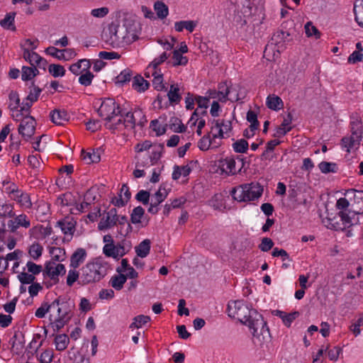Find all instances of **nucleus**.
<instances>
[{
	"label": "nucleus",
	"instance_id": "nucleus-40",
	"mask_svg": "<svg viewBox=\"0 0 363 363\" xmlns=\"http://www.w3.org/2000/svg\"><path fill=\"white\" fill-rule=\"evenodd\" d=\"M38 74V70L35 67L23 66L22 67L21 79L23 81H29Z\"/></svg>",
	"mask_w": 363,
	"mask_h": 363
},
{
	"label": "nucleus",
	"instance_id": "nucleus-44",
	"mask_svg": "<svg viewBox=\"0 0 363 363\" xmlns=\"http://www.w3.org/2000/svg\"><path fill=\"white\" fill-rule=\"evenodd\" d=\"M117 222L121 225L120 233L123 235H126L132 231V226L128 222V218L125 216L118 217Z\"/></svg>",
	"mask_w": 363,
	"mask_h": 363
},
{
	"label": "nucleus",
	"instance_id": "nucleus-51",
	"mask_svg": "<svg viewBox=\"0 0 363 363\" xmlns=\"http://www.w3.org/2000/svg\"><path fill=\"white\" fill-rule=\"evenodd\" d=\"M43 250V247L39 243L35 242L29 247L28 253L33 259L36 260L42 255Z\"/></svg>",
	"mask_w": 363,
	"mask_h": 363
},
{
	"label": "nucleus",
	"instance_id": "nucleus-37",
	"mask_svg": "<svg viewBox=\"0 0 363 363\" xmlns=\"http://www.w3.org/2000/svg\"><path fill=\"white\" fill-rule=\"evenodd\" d=\"M154 9L159 18L163 19L169 14V9L167 6L162 1H156L154 4Z\"/></svg>",
	"mask_w": 363,
	"mask_h": 363
},
{
	"label": "nucleus",
	"instance_id": "nucleus-1",
	"mask_svg": "<svg viewBox=\"0 0 363 363\" xmlns=\"http://www.w3.org/2000/svg\"><path fill=\"white\" fill-rule=\"evenodd\" d=\"M228 312L230 317L238 319L252 330L254 337L262 335L264 339L269 337V330L262 315L256 310L250 309L242 301L230 302Z\"/></svg>",
	"mask_w": 363,
	"mask_h": 363
},
{
	"label": "nucleus",
	"instance_id": "nucleus-35",
	"mask_svg": "<svg viewBox=\"0 0 363 363\" xmlns=\"http://www.w3.org/2000/svg\"><path fill=\"white\" fill-rule=\"evenodd\" d=\"M356 22L363 28V0H357L354 5Z\"/></svg>",
	"mask_w": 363,
	"mask_h": 363
},
{
	"label": "nucleus",
	"instance_id": "nucleus-5",
	"mask_svg": "<svg viewBox=\"0 0 363 363\" xmlns=\"http://www.w3.org/2000/svg\"><path fill=\"white\" fill-rule=\"evenodd\" d=\"M263 192V187L259 183H244L233 188L230 194L238 202L254 201L259 198Z\"/></svg>",
	"mask_w": 363,
	"mask_h": 363
},
{
	"label": "nucleus",
	"instance_id": "nucleus-18",
	"mask_svg": "<svg viewBox=\"0 0 363 363\" xmlns=\"http://www.w3.org/2000/svg\"><path fill=\"white\" fill-rule=\"evenodd\" d=\"M203 115L199 113V110H195L188 121V125L191 128H196V133L199 136L202 134V129L206 125V120L203 118Z\"/></svg>",
	"mask_w": 363,
	"mask_h": 363
},
{
	"label": "nucleus",
	"instance_id": "nucleus-56",
	"mask_svg": "<svg viewBox=\"0 0 363 363\" xmlns=\"http://www.w3.org/2000/svg\"><path fill=\"white\" fill-rule=\"evenodd\" d=\"M167 194V190L165 188L160 186L157 191L155 194L152 201H155V204H160L165 199Z\"/></svg>",
	"mask_w": 363,
	"mask_h": 363
},
{
	"label": "nucleus",
	"instance_id": "nucleus-29",
	"mask_svg": "<svg viewBox=\"0 0 363 363\" xmlns=\"http://www.w3.org/2000/svg\"><path fill=\"white\" fill-rule=\"evenodd\" d=\"M267 106L272 110L278 111L283 108L284 103L281 99L274 94L269 95L266 100Z\"/></svg>",
	"mask_w": 363,
	"mask_h": 363
},
{
	"label": "nucleus",
	"instance_id": "nucleus-54",
	"mask_svg": "<svg viewBox=\"0 0 363 363\" xmlns=\"http://www.w3.org/2000/svg\"><path fill=\"white\" fill-rule=\"evenodd\" d=\"M59 226L64 234L72 235L74 231V225L70 222L60 220L57 222Z\"/></svg>",
	"mask_w": 363,
	"mask_h": 363
},
{
	"label": "nucleus",
	"instance_id": "nucleus-63",
	"mask_svg": "<svg viewBox=\"0 0 363 363\" xmlns=\"http://www.w3.org/2000/svg\"><path fill=\"white\" fill-rule=\"evenodd\" d=\"M57 201L60 202V204L63 206H70L74 201L71 193H65L60 196Z\"/></svg>",
	"mask_w": 363,
	"mask_h": 363
},
{
	"label": "nucleus",
	"instance_id": "nucleus-12",
	"mask_svg": "<svg viewBox=\"0 0 363 363\" xmlns=\"http://www.w3.org/2000/svg\"><path fill=\"white\" fill-rule=\"evenodd\" d=\"M146 77H152V82L154 88L157 91H167V86L163 82V74L160 68L147 67L145 69Z\"/></svg>",
	"mask_w": 363,
	"mask_h": 363
},
{
	"label": "nucleus",
	"instance_id": "nucleus-53",
	"mask_svg": "<svg viewBox=\"0 0 363 363\" xmlns=\"http://www.w3.org/2000/svg\"><path fill=\"white\" fill-rule=\"evenodd\" d=\"M79 75V82L85 86H89L91 84L94 77V74L89 72V69Z\"/></svg>",
	"mask_w": 363,
	"mask_h": 363
},
{
	"label": "nucleus",
	"instance_id": "nucleus-38",
	"mask_svg": "<svg viewBox=\"0 0 363 363\" xmlns=\"http://www.w3.org/2000/svg\"><path fill=\"white\" fill-rule=\"evenodd\" d=\"M209 100L208 95L206 96H197L196 97V102L198 105V108L196 110L199 111L201 115L207 114V108L208 107Z\"/></svg>",
	"mask_w": 363,
	"mask_h": 363
},
{
	"label": "nucleus",
	"instance_id": "nucleus-52",
	"mask_svg": "<svg viewBox=\"0 0 363 363\" xmlns=\"http://www.w3.org/2000/svg\"><path fill=\"white\" fill-rule=\"evenodd\" d=\"M305 32L308 37H314L315 39L320 38V33L311 22H308L305 25Z\"/></svg>",
	"mask_w": 363,
	"mask_h": 363
},
{
	"label": "nucleus",
	"instance_id": "nucleus-57",
	"mask_svg": "<svg viewBox=\"0 0 363 363\" xmlns=\"http://www.w3.org/2000/svg\"><path fill=\"white\" fill-rule=\"evenodd\" d=\"M50 253L52 255L51 261L55 262L62 261L65 255V250L60 247H52L50 250Z\"/></svg>",
	"mask_w": 363,
	"mask_h": 363
},
{
	"label": "nucleus",
	"instance_id": "nucleus-59",
	"mask_svg": "<svg viewBox=\"0 0 363 363\" xmlns=\"http://www.w3.org/2000/svg\"><path fill=\"white\" fill-rule=\"evenodd\" d=\"M0 216L3 217L14 218L15 213L13 211V206L10 204H5L1 206Z\"/></svg>",
	"mask_w": 363,
	"mask_h": 363
},
{
	"label": "nucleus",
	"instance_id": "nucleus-8",
	"mask_svg": "<svg viewBox=\"0 0 363 363\" xmlns=\"http://www.w3.org/2000/svg\"><path fill=\"white\" fill-rule=\"evenodd\" d=\"M362 134L361 124L359 122H352L351 135L342 139V148L345 149L347 152L357 149L362 140Z\"/></svg>",
	"mask_w": 363,
	"mask_h": 363
},
{
	"label": "nucleus",
	"instance_id": "nucleus-27",
	"mask_svg": "<svg viewBox=\"0 0 363 363\" xmlns=\"http://www.w3.org/2000/svg\"><path fill=\"white\" fill-rule=\"evenodd\" d=\"M291 118L290 115L287 118H284L281 125L277 128L274 133V136L276 138H281L285 135L288 132L291 130Z\"/></svg>",
	"mask_w": 363,
	"mask_h": 363
},
{
	"label": "nucleus",
	"instance_id": "nucleus-19",
	"mask_svg": "<svg viewBox=\"0 0 363 363\" xmlns=\"http://www.w3.org/2000/svg\"><path fill=\"white\" fill-rule=\"evenodd\" d=\"M182 86L178 83L170 84L169 90L167 92V97L171 104H178L182 100Z\"/></svg>",
	"mask_w": 363,
	"mask_h": 363
},
{
	"label": "nucleus",
	"instance_id": "nucleus-39",
	"mask_svg": "<svg viewBox=\"0 0 363 363\" xmlns=\"http://www.w3.org/2000/svg\"><path fill=\"white\" fill-rule=\"evenodd\" d=\"M69 337L65 334L57 335L55 337L56 350L58 351L65 350L69 343Z\"/></svg>",
	"mask_w": 363,
	"mask_h": 363
},
{
	"label": "nucleus",
	"instance_id": "nucleus-10",
	"mask_svg": "<svg viewBox=\"0 0 363 363\" xmlns=\"http://www.w3.org/2000/svg\"><path fill=\"white\" fill-rule=\"evenodd\" d=\"M240 170V167L237 166L236 161L233 157H226L218 161L217 172L221 175H233Z\"/></svg>",
	"mask_w": 363,
	"mask_h": 363
},
{
	"label": "nucleus",
	"instance_id": "nucleus-31",
	"mask_svg": "<svg viewBox=\"0 0 363 363\" xmlns=\"http://www.w3.org/2000/svg\"><path fill=\"white\" fill-rule=\"evenodd\" d=\"M353 203L351 206H354V211L363 212V191L352 190Z\"/></svg>",
	"mask_w": 363,
	"mask_h": 363
},
{
	"label": "nucleus",
	"instance_id": "nucleus-32",
	"mask_svg": "<svg viewBox=\"0 0 363 363\" xmlns=\"http://www.w3.org/2000/svg\"><path fill=\"white\" fill-rule=\"evenodd\" d=\"M151 242L149 239L142 241L137 247H135V252L140 257L144 258L148 255L150 251Z\"/></svg>",
	"mask_w": 363,
	"mask_h": 363
},
{
	"label": "nucleus",
	"instance_id": "nucleus-50",
	"mask_svg": "<svg viewBox=\"0 0 363 363\" xmlns=\"http://www.w3.org/2000/svg\"><path fill=\"white\" fill-rule=\"evenodd\" d=\"M318 167L322 173L327 174L330 172H336L337 169V164L334 162H321Z\"/></svg>",
	"mask_w": 363,
	"mask_h": 363
},
{
	"label": "nucleus",
	"instance_id": "nucleus-42",
	"mask_svg": "<svg viewBox=\"0 0 363 363\" xmlns=\"http://www.w3.org/2000/svg\"><path fill=\"white\" fill-rule=\"evenodd\" d=\"M12 104L10 105V108L11 111V117L13 120L16 121H21L26 116H28L29 113H26L24 111V105L21 107H18L17 106H14L12 107Z\"/></svg>",
	"mask_w": 363,
	"mask_h": 363
},
{
	"label": "nucleus",
	"instance_id": "nucleus-28",
	"mask_svg": "<svg viewBox=\"0 0 363 363\" xmlns=\"http://www.w3.org/2000/svg\"><path fill=\"white\" fill-rule=\"evenodd\" d=\"M82 160L87 164L97 163L100 161L101 157L98 152L94 150L84 151L81 153Z\"/></svg>",
	"mask_w": 363,
	"mask_h": 363
},
{
	"label": "nucleus",
	"instance_id": "nucleus-11",
	"mask_svg": "<svg viewBox=\"0 0 363 363\" xmlns=\"http://www.w3.org/2000/svg\"><path fill=\"white\" fill-rule=\"evenodd\" d=\"M35 121L33 117L30 116H26L22 119L18 130L20 135L25 140H28L35 133Z\"/></svg>",
	"mask_w": 363,
	"mask_h": 363
},
{
	"label": "nucleus",
	"instance_id": "nucleus-47",
	"mask_svg": "<svg viewBox=\"0 0 363 363\" xmlns=\"http://www.w3.org/2000/svg\"><path fill=\"white\" fill-rule=\"evenodd\" d=\"M48 71L54 77H63L65 74V69L62 65L51 64L49 65Z\"/></svg>",
	"mask_w": 363,
	"mask_h": 363
},
{
	"label": "nucleus",
	"instance_id": "nucleus-16",
	"mask_svg": "<svg viewBox=\"0 0 363 363\" xmlns=\"http://www.w3.org/2000/svg\"><path fill=\"white\" fill-rule=\"evenodd\" d=\"M117 210L116 208H113L107 212L106 216L103 217L99 223L98 228L100 230L111 228L117 223Z\"/></svg>",
	"mask_w": 363,
	"mask_h": 363
},
{
	"label": "nucleus",
	"instance_id": "nucleus-22",
	"mask_svg": "<svg viewBox=\"0 0 363 363\" xmlns=\"http://www.w3.org/2000/svg\"><path fill=\"white\" fill-rule=\"evenodd\" d=\"M223 87L225 89L219 91L209 90L207 92L208 98L210 99H214V101H218V102H226L228 99L229 90L228 87H225L224 86ZM219 89H221L220 86Z\"/></svg>",
	"mask_w": 363,
	"mask_h": 363
},
{
	"label": "nucleus",
	"instance_id": "nucleus-58",
	"mask_svg": "<svg viewBox=\"0 0 363 363\" xmlns=\"http://www.w3.org/2000/svg\"><path fill=\"white\" fill-rule=\"evenodd\" d=\"M169 57V54L164 52L159 57L155 58L147 67H152V68H160V65L165 62Z\"/></svg>",
	"mask_w": 363,
	"mask_h": 363
},
{
	"label": "nucleus",
	"instance_id": "nucleus-41",
	"mask_svg": "<svg viewBox=\"0 0 363 363\" xmlns=\"http://www.w3.org/2000/svg\"><path fill=\"white\" fill-rule=\"evenodd\" d=\"M172 65L177 66H185L188 63V58L186 56H183V54L179 51L174 50L172 52Z\"/></svg>",
	"mask_w": 363,
	"mask_h": 363
},
{
	"label": "nucleus",
	"instance_id": "nucleus-25",
	"mask_svg": "<svg viewBox=\"0 0 363 363\" xmlns=\"http://www.w3.org/2000/svg\"><path fill=\"white\" fill-rule=\"evenodd\" d=\"M86 256V250L83 248H78L71 256L70 266L74 269L77 268L84 261Z\"/></svg>",
	"mask_w": 363,
	"mask_h": 363
},
{
	"label": "nucleus",
	"instance_id": "nucleus-34",
	"mask_svg": "<svg viewBox=\"0 0 363 363\" xmlns=\"http://www.w3.org/2000/svg\"><path fill=\"white\" fill-rule=\"evenodd\" d=\"M164 150V145L156 144L151 147L150 159L152 164H155L160 159Z\"/></svg>",
	"mask_w": 363,
	"mask_h": 363
},
{
	"label": "nucleus",
	"instance_id": "nucleus-20",
	"mask_svg": "<svg viewBox=\"0 0 363 363\" xmlns=\"http://www.w3.org/2000/svg\"><path fill=\"white\" fill-rule=\"evenodd\" d=\"M363 214V212L361 211H354V206H351L347 211H340L339 215L342 221L346 224H350L351 225L357 224L359 220L358 218H356V216Z\"/></svg>",
	"mask_w": 363,
	"mask_h": 363
},
{
	"label": "nucleus",
	"instance_id": "nucleus-62",
	"mask_svg": "<svg viewBox=\"0 0 363 363\" xmlns=\"http://www.w3.org/2000/svg\"><path fill=\"white\" fill-rule=\"evenodd\" d=\"M222 201L223 196L221 194H216L211 200L212 206L215 209L220 211L225 208Z\"/></svg>",
	"mask_w": 363,
	"mask_h": 363
},
{
	"label": "nucleus",
	"instance_id": "nucleus-7",
	"mask_svg": "<svg viewBox=\"0 0 363 363\" xmlns=\"http://www.w3.org/2000/svg\"><path fill=\"white\" fill-rule=\"evenodd\" d=\"M98 112L99 116L106 121V126L107 127L108 123H116L121 111L115 100L108 98L101 102Z\"/></svg>",
	"mask_w": 363,
	"mask_h": 363
},
{
	"label": "nucleus",
	"instance_id": "nucleus-24",
	"mask_svg": "<svg viewBox=\"0 0 363 363\" xmlns=\"http://www.w3.org/2000/svg\"><path fill=\"white\" fill-rule=\"evenodd\" d=\"M9 194L12 195V199L15 201H17L21 205L23 206H31V202L30 201V197L27 194L23 193L21 190L18 189H11L9 188Z\"/></svg>",
	"mask_w": 363,
	"mask_h": 363
},
{
	"label": "nucleus",
	"instance_id": "nucleus-15",
	"mask_svg": "<svg viewBox=\"0 0 363 363\" xmlns=\"http://www.w3.org/2000/svg\"><path fill=\"white\" fill-rule=\"evenodd\" d=\"M23 57L26 61L30 64L32 67L38 66L40 68L45 69L47 61L41 57L38 53L30 50L28 48L24 49Z\"/></svg>",
	"mask_w": 363,
	"mask_h": 363
},
{
	"label": "nucleus",
	"instance_id": "nucleus-3",
	"mask_svg": "<svg viewBox=\"0 0 363 363\" xmlns=\"http://www.w3.org/2000/svg\"><path fill=\"white\" fill-rule=\"evenodd\" d=\"M106 44L113 48L123 47L136 40L135 34H129L123 26L111 24L104 35Z\"/></svg>",
	"mask_w": 363,
	"mask_h": 363
},
{
	"label": "nucleus",
	"instance_id": "nucleus-17",
	"mask_svg": "<svg viewBox=\"0 0 363 363\" xmlns=\"http://www.w3.org/2000/svg\"><path fill=\"white\" fill-rule=\"evenodd\" d=\"M103 252L106 256L111 257L116 259H118L119 257H123L127 252L124 246L120 244L114 245L112 243L106 244L103 248Z\"/></svg>",
	"mask_w": 363,
	"mask_h": 363
},
{
	"label": "nucleus",
	"instance_id": "nucleus-45",
	"mask_svg": "<svg viewBox=\"0 0 363 363\" xmlns=\"http://www.w3.org/2000/svg\"><path fill=\"white\" fill-rule=\"evenodd\" d=\"M40 92V89H34L33 93H30V94L26 98V101L23 103L24 105V111L26 113H29V110L30 106H32L33 103L38 100V98L39 96Z\"/></svg>",
	"mask_w": 363,
	"mask_h": 363
},
{
	"label": "nucleus",
	"instance_id": "nucleus-36",
	"mask_svg": "<svg viewBox=\"0 0 363 363\" xmlns=\"http://www.w3.org/2000/svg\"><path fill=\"white\" fill-rule=\"evenodd\" d=\"M132 86L135 90L142 92L148 89L149 83L141 76H136L133 79Z\"/></svg>",
	"mask_w": 363,
	"mask_h": 363
},
{
	"label": "nucleus",
	"instance_id": "nucleus-49",
	"mask_svg": "<svg viewBox=\"0 0 363 363\" xmlns=\"http://www.w3.org/2000/svg\"><path fill=\"white\" fill-rule=\"evenodd\" d=\"M145 214V210L141 206H137L130 215V220L133 224H138L141 222V218Z\"/></svg>",
	"mask_w": 363,
	"mask_h": 363
},
{
	"label": "nucleus",
	"instance_id": "nucleus-61",
	"mask_svg": "<svg viewBox=\"0 0 363 363\" xmlns=\"http://www.w3.org/2000/svg\"><path fill=\"white\" fill-rule=\"evenodd\" d=\"M131 73L130 70L125 69L122 71L116 77V82L119 84H124L129 82L131 79Z\"/></svg>",
	"mask_w": 363,
	"mask_h": 363
},
{
	"label": "nucleus",
	"instance_id": "nucleus-64",
	"mask_svg": "<svg viewBox=\"0 0 363 363\" xmlns=\"http://www.w3.org/2000/svg\"><path fill=\"white\" fill-rule=\"evenodd\" d=\"M274 245V242L271 238H264L261 243L259 245V248L262 252H268Z\"/></svg>",
	"mask_w": 363,
	"mask_h": 363
},
{
	"label": "nucleus",
	"instance_id": "nucleus-23",
	"mask_svg": "<svg viewBox=\"0 0 363 363\" xmlns=\"http://www.w3.org/2000/svg\"><path fill=\"white\" fill-rule=\"evenodd\" d=\"M274 315L279 317L286 327H290L291 323L299 315V312L286 313L282 311L274 310L272 311Z\"/></svg>",
	"mask_w": 363,
	"mask_h": 363
},
{
	"label": "nucleus",
	"instance_id": "nucleus-30",
	"mask_svg": "<svg viewBox=\"0 0 363 363\" xmlns=\"http://www.w3.org/2000/svg\"><path fill=\"white\" fill-rule=\"evenodd\" d=\"M197 25L198 22L195 21H180L175 22L174 28L177 32H182L184 29H186L191 33L194 30Z\"/></svg>",
	"mask_w": 363,
	"mask_h": 363
},
{
	"label": "nucleus",
	"instance_id": "nucleus-33",
	"mask_svg": "<svg viewBox=\"0 0 363 363\" xmlns=\"http://www.w3.org/2000/svg\"><path fill=\"white\" fill-rule=\"evenodd\" d=\"M126 281L127 276H125V274H119L118 275L113 276L109 283L111 286L116 290L120 291L123 289V285Z\"/></svg>",
	"mask_w": 363,
	"mask_h": 363
},
{
	"label": "nucleus",
	"instance_id": "nucleus-55",
	"mask_svg": "<svg viewBox=\"0 0 363 363\" xmlns=\"http://www.w3.org/2000/svg\"><path fill=\"white\" fill-rule=\"evenodd\" d=\"M235 152L244 153L248 149V143L245 139H240L235 142L233 145Z\"/></svg>",
	"mask_w": 363,
	"mask_h": 363
},
{
	"label": "nucleus",
	"instance_id": "nucleus-26",
	"mask_svg": "<svg viewBox=\"0 0 363 363\" xmlns=\"http://www.w3.org/2000/svg\"><path fill=\"white\" fill-rule=\"evenodd\" d=\"M50 117L52 121L57 125H64L69 121V116L66 111L55 110L51 112Z\"/></svg>",
	"mask_w": 363,
	"mask_h": 363
},
{
	"label": "nucleus",
	"instance_id": "nucleus-21",
	"mask_svg": "<svg viewBox=\"0 0 363 363\" xmlns=\"http://www.w3.org/2000/svg\"><path fill=\"white\" fill-rule=\"evenodd\" d=\"M91 67V63L89 60L82 59L78 60L76 63L72 64L69 67V70L75 75H79L86 71H88Z\"/></svg>",
	"mask_w": 363,
	"mask_h": 363
},
{
	"label": "nucleus",
	"instance_id": "nucleus-43",
	"mask_svg": "<svg viewBox=\"0 0 363 363\" xmlns=\"http://www.w3.org/2000/svg\"><path fill=\"white\" fill-rule=\"evenodd\" d=\"M14 13H9L6 14L5 17L0 21L1 26L5 29L15 30L16 28L14 26Z\"/></svg>",
	"mask_w": 363,
	"mask_h": 363
},
{
	"label": "nucleus",
	"instance_id": "nucleus-60",
	"mask_svg": "<svg viewBox=\"0 0 363 363\" xmlns=\"http://www.w3.org/2000/svg\"><path fill=\"white\" fill-rule=\"evenodd\" d=\"M18 279L23 284H33L35 279V276L26 272H21L18 275Z\"/></svg>",
	"mask_w": 363,
	"mask_h": 363
},
{
	"label": "nucleus",
	"instance_id": "nucleus-4",
	"mask_svg": "<svg viewBox=\"0 0 363 363\" xmlns=\"http://www.w3.org/2000/svg\"><path fill=\"white\" fill-rule=\"evenodd\" d=\"M106 262L96 260L89 262L81 269L80 281L82 284H89L99 281L107 274Z\"/></svg>",
	"mask_w": 363,
	"mask_h": 363
},
{
	"label": "nucleus",
	"instance_id": "nucleus-14",
	"mask_svg": "<svg viewBox=\"0 0 363 363\" xmlns=\"http://www.w3.org/2000/svg\"><path fill=\"white\" fill-rule=\"evenodd\" d=\"M197 161L191 160L186 165L174 166L172 172V179L174 180H177L182 177L186 178L189 175L191 171L197 167Z\"/></svg>",
	"mask_w": 363,
	"mask_h": 363
},
{
	"label": "nucleus",
	"instance_id": "nucleus-9",
	"mask_svg": "<svg viewBox=\"0 0 363 363\" xmlns=\"http://www.w3.org/2000/svg\"><path fill=\"white\" fill-rule=\"evenodd\" d=\"M232 130V122L230 120L218 119L214 120L211 128V133L213 139L223 138Z\"/></svg>",
	"mask_w": 363,
	"mask_h": 363
},
{
	"label": "nucleus",
	"instance_id": "nucleus-48",
	"mask_svg": "<svg viewBox=\"0 0 363 363\" xmlns=\"http://www.w3.org/2000/svg\"><path fill=\"white\" fill-rule=\"evenodd\" d=\"M150 320V316L144 315H138L133 318V322L130 324V328H140Z\"/></svg>",
	"mask_w": 363,
	"mask_h": 363
},
{
	"label": "nucleus",
	"instance_id": "nucleus-2",
	"mask_svg": "<svg viewBox=\"0 0 363 363\" xmlns=\"http://www.w3.org/2000/svg\"><path fill=\"white\" fill-rule=\"evenodd\" d=\"M52 308L57 307V316L52 321V315H50V320L54 330L59 331L67 325L73 316L74 305L62 296L58 297L51 303Z\"/></svg>",
	"mask_w": 363,
	"mask_h": 363
},
{
	"label": "nucleus",
	"instance_id": "nucleus-13",
	"mask_svg": "<svg viewBox=\"0 0 363 363\" xmlns=\"http://www.w3.org/2000/svg\"><path fill=\"white\" fill-rule=\"evenodd\" d=\"M66 273L65 265L62 264H57L54 261H50L45 264V270L43 272L44 276H48L55 283L59 281L58 277L64 275Z\"/></svg>",
	"mask_w": 363,
	"mask_h": 363
},
{
	"label": "nucleus",
	"instance_id": "nucleus-6",
	"mask_svg": "<svg viewBox=\"0 0 363 363\" xmlns=\"http://www.w3.org/2000/svg\"><path fill=\"white\" fill-rule=\"evenodd\" d=\"M140 116L141 112L140 111H128L125 114L121 113L116 123H108L107 128L113 130H132L136 124V117Z\"/></svg>",
	"mask_w": 363,
	"mask_h": 363
},
{
	"label": "nucleus",
	"instance_id": "nucleus-46",
	"mask_svg": "<svg viewBox=\"0 0 363 363\" xmlns=\"http://www.w3.org/2000/svg\"><path fill=\"white\" fill-rule=\"evenodd\" d=\"M211 132L207 133L206 135L203 136L199 141L198 142V147L202 150V151H206L208 150L211 144H212V139L211 138Z\"/></svg>",
	"mask_w": 363,
	"mask_h": 363
}]
</instances>
